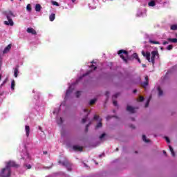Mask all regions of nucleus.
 <instances>
[{"label": "nucleus", "instance_id": "obj_40", "mask_svg": "<svg viewBox=\"0 0 177 177\" xmlns=\"http://www.w3.org/2000/svg\"><path fill=\"white\" fill-rule=\"evenodd\" d=\"M94 120H97L98 121H100V119L99 116H97V115L94 116Z\"/></svg>", "mask_w": 177, "mask_h": 177}, {"label": "nucleus", "instance_id": "obj_21", "mask_svg": "<svg viewBox=\"0 0 177 177\" xmlns=\"http://www.w3.org/2000/svg\"><path fill=\"white\" fill-rule=\"evenodd\" d=\"M91 70H96V66L93 64V62H91L88 65Z\"/></svg>", "mask_w": 177, "mask_h": 177}, {"label": "nucleus", "instance_id": "obj_39", "mask_svg": "<svg viewBox=\"0 0 177 177\" xmlns=\"http://www.w3.org/2000/svg\"><path fill=\"white\" fill-rule=\"evenodd\" d=\"M143 100H145V98L143 97L140 96L139 97V102H143Z\"/></svg>", "mask_w": 177, "mask_h": 177}, {"label": "nucleus", "instance_id": "obj_3", "mask_svg": "<svg viewBox=\"0 0 177 177\" xmlns=\"http://www.w3.org/2000/svg\"><path fill=\"white\" fill-rule=\"evenodd\" d=\"M142 55L144 56V57H146L147 60H148L149 63L154 64L156 57H158V51L157 50H153L151 53V54L149 52L145 53V51H142Z\"/></svg>", "mask_w": 177, "mask_h": 177}, {"label": "nucleus", "instance_id": "obj_44", "mask_svg": "<svg viewBox=\"0 0 177 177\" xmlns=\"http://www.w3.org/2000/svg\"><path fill=\"white\" fill-rule=\"evenodd\" d=\"M36 95H37V98H35V99H36V100H38V99H39V93H36Z\"/></svg>", "mask_w": 177, "mask_h": 177}, {"label": "nucleus", "instance_id": "obj_53", "mask_svg": "<svg viewBox=\"0 0 177 177\" xmlns=\"http://www.w3.org/2000/svg\"><path fill=\"white\" fill-rule=\"evenodd\" d=\"M44 154H48V152L44 151Z\"/></svg>", "mask_w": 177, "mask_h": 177}, {"label": "nucleus", "instance_id": "obj_14", "mask_svg": "<svg viewBox=\"0 0 177 177\" xmlns=\"http://www.w3.org/2000/svg\"><path fill=\"white\" fill-rule=\"evenodd\" d=\"M73 149L75 151H82V147L78 145L73 146Z\"/></svg>", "mask_w": 177, "mask_h": 177}, {"label": "nucleus", "instance_id": "obj_23", "mask_svg": "<svg viewBox=\"0 0 177 177\" xmlns=\"http://www.w3.org/2000/svg\"><path fill=\"white\" fill-rule=\"evenodd\" d=\"M55 19H56V15H55L54 13L51 14L49 16V20L50 21H53L55 20Z\"/></svg>", "mask_w": 177, "mask_h": 177}, {"label": "nucleus", "instance_id": "obj_1", "mask_svg": "<svg viewBox=\"0 0 177 177\" xmlns=\"http://www.w3.org/2000/svg\"><path fill=\"white\" fill-rule=\"evenodd\" d=\"M12 167H17L18 165L15 162V161H9L6 162V167L2 169L0 171V176L1 177H9L10 176L11 171L10 168Z\"/></svg>", "mask_w": 177, "mask_h": 177}, {"label": "nucleus", "instance_id": "obj_50", "mask_svg": "<svg viewBox=\"0 0 177 177\" xmlns=\"http://www.w3.org/2000/svg\"><path fill=\"white\" fill-rule=\"evenodd\" d=\"M39 131H42V127H41L40 126L39 127Z\"/></svg>", "mask_w": 177, "mask_h": 177}, {"label": "nucleus", "instance_id": "obj_9", "mask_svg": "<svg viewBox=\"0 0 177 177\" xmlns=\"http://www.w3.org/2000/svg\"><path fill=\"white\" fill-rule=\"evenodd\" d=\"M30 126L26 125L25 126V133H26V138H28L30 136Z\"/></svg>", "mask_w": 177, "mask_h": 177}, {"label": "nucleus", "instance_id": "obj_6", "mask_svg": "<svg viewBox=\"0 0 177 177\" xmlns=\"http://www.w3.org/2000/svg\"><path fill=\"white\" fill-rule=\"evenodd\" d=\"M118 55H119V56H120L121 59H122V60H124V62H125V63H127V62H128V52L125 50H120L118 52Z\"/></svg>", "mask_w": 177, "mask_h": 177}, {"label": "nucleus", "instance_id": "obj_55", "mask_svg": "<svg viewBox=\"0 0 177 177\" xmlns=\"http://www.w3.org/2000/svg\"><path fill=\"white\" fill-rule=\"evenodd\" d=\"M142 66H143V67H146V65H145V64H143Z\"/></svg>", "mask_w": 177, "mask_h": 177}, {"label": "nucleus", "instance_id": "obj_37", "mask_svg": "<svg viewBox=\"0 0 177 177\" xmlns=\"http://www.w3.org/2000/svg\"><path fill=\"white\" fill-rule=\"evenodd\" d=\"M96 102V99H93L90 101V104H94Z\"/></svg>", "mask_w": 177, "mask_h": 177}, {"label": "nucleus", "instance_id": "obj_4", "mask_svg": "<svg viewBox=\"0 0 177 177\" xmlns=\"http://www.w3.org/2000/svg\"><path fill=\"white\" fill-rule=\"evenodd\" d=\"M22 147L24 148V155L22 156L23 160H25L26 162L24 163V167L27 169H31V165L28 164L27 162H29L31 161V156H30V154L28 152H27V147L25 145H22Z\"/></svg>", "mask_w": 177, "mask_h": 177}, {"label": "nucleus", "instance_id": "obj_45", "mask_svg": "<svg viewBox=\"0 0 177 177\" xmlns=\"http://www.w3.org/2000/svg\"><path fill=\"white\" fill-rule=\"evenodd\" d=\"M63 106H66V102H62V103L60 104L59 107H63Z\"/></svg>", "mask_w": 177, "mask_h": 177}, {"label": "nucleus", "instance_id": "obj_31", "mask_svg": "<svg viewBox=\"0 0 177 177\" xmlns=\"http://www.w3.org/2000/svg\"><path fill=\"white\" fill-rule=\"evenodd\" d=\"M158 95L162 96V91L161 90V88L160 87L158 88Z\"/></svg>", "mask_w": 177, "mask_h": 177}, {"label": "nucleus", "instance_id": "obj_10", "mask_svg": "<svg viewBox=\"0 0 177 177\" xmlns=\"http://www.w3.org/2000/svg\"><path fill=\"white\" fill-rule=\"evenodd\" d=\"M26 31L28 32V34H32V35H37V31H35V30H34L32 28H28Z\"/></svg>", "mask_w": 177, "mask_h": 177}, {"label": "nucleus", "instance_id": "obj_29", "mask_svg": "<svg viewBox=\"0 0 177 177\" xmlns=\"http://www.w3.org/2000/svg\"><path fill=\"white\" fill-rule=\"evenodd\" d=\"M150 100H151V96H150L148 98V100H147V102L145 104V107H149V104H150Z\"/></svg>", "mask_w": 177, "mask_h": 177}, {"label": "nucleus", "instance_id": "obj_49", "mask_svg": "<svg viewBox=\"0 0 177 177\" xmlns=\"http://www.w3.org/2000/svg\"><path fill=\"white\" fill-rule=\"evenodd\" d=\"M89 127V124H87L86 126V131L88 130V127Z\"/></svg>", "mask_w": 177, "mask_h": 177}, {"label": "nucleus", "instance_id": "obj_22", "mask_svg": "<svg viewBox=\"0 0 177 177\" xmlns=\"http://www.w3.org/2000/svg\"><path fill=\"white\" fill-rule=\"evenodd\" d=\"M167 41L169 42H171V44H177V39L176 38H168Z\"/></svg>", "mask_w": 177, "mask_h": 177}, {"label": "nucleus", "instance_id": "obj_34", "mask_svg": "<svg viewBox=\"0 0 177 177\" xmlns=\"http://www.w3.org/2000/svg\"><path fill=\"white\" fill-rule=\"evenodd\" d=\"M173 48H174V46H172V45H169V46L167 47V50H172Z\"/></svg>", "mask_w": 177, "mask_h": 177}, {"label": "nucleus", "instance_id": "obj_2", "mask_svg": "<svg viewBox=\"0 0 177 177\" xmlns=\"http://www.w3.org/2000/svg\"><path fill=\"white\" fill-rule=\"evenodd\" d=\"M91 73H92V71H89L86 74H84L82 76H81L80 77H79V79L77 80H76V82L75 83H73L72 84H71L68 86V88L66 90V93L65 95V100H67V99H68L70 97V96H71V94L73 93V92H74V89H75V86H76L77 82H80V81H81V80H82V78H84V77H86V75H89V74H91Z\"/></svg>", "mask_w": 177, "mask_h": 177}, {"label": "nucleus", "instance_id": "obj_38", "mask_svg": "<svg viewBox=\"0 0 177 177\" xmlns=\"http://www.w3.org/2000/svg\"><path fill=\"white\" fill-rule=\"evenodd\" d=\"M8 82V78H6L5 80L3 82V83L1 85V88L3 86V85H5V83Z\"/></svg>", "mask_w": 177, "mask_h": 177}, {"label": "nucleus", "instance_id": "obj_7", "mask_svg": "<svg viewBox=\"0 0 177 177\" xmlns=\"http://www.w3.org/2000/svg\"><path fill=\"white\" fill-rule=\"evenodd\" d=\"M146 12V8H139L137 11V16L138 17H145Z\"/></svg>", "mask_w": 177, "mask_h": 177}, {"label": "nucleus", "instance_id": "obj_17", "mask_svg": "<svg viewBox=\"0 0 177 177\" xmlns=\"http://www.w3.org/2000/svg\"><path fill=\"white\" fill-rule=\"evenodd\" d=\"M18 75H19V68L18 67H15L14 68V77L15 78H17Z\"/></svg>", "mask_w": 177, "mask_h": 177}, {"label": "nucleus", "instance_id": "obj_41", "mask_svg": "<svg viewBox=\"0 0 177 177\" xmlns=\"http://www.w3.org/2000/svg\"><path fill=\"white\" fill-rule=\"evenodd\" d=\"M104 136H106V134L103 133L100 136V139L102 140V139H103V138H104Z\"/></svg>", "mask_w": 177, "mask_h": 177}, {"label": "nucleus", "instance_id": "obj_25", "mask_svg": "<svg viewBox=\"0 0 177 177\" xmlns=\"http://www.w3.org/2000/svg\"><path fill=\"white\" fill-rule=\"evenodd\" d=\"M16 86V82L15 80H12L11 82V91H15V86Z\"/></svg>", "mask_w": 177, "mask_h": 177}, {"label": "nucleus", "instance_id": "obj_46", "mask_svg": "<svg viewBox=\"0 0 177 177\" xmlns=\"http://www.w3.org/2000/svg\"><path fill=\"white\" fill-rule=\"evenodd\" d=\"M113 105L114 106H118L117 101H113Z\"/></svg>", "mask_w": 177, "mask_h": 177}, {"label": "nucleus", "instance_id": "obj_58", "mask_svg": "<svg viewBox=\"0 0 177 177\" xmlns=\"http://www.w3.org/2000/svg\"><path fill=\"white\" fill-rule=\"evenodd\" d=\"M102 156H103V155H100V157H102Z\"/></svg>", "mask_w": 177, "mask_h": 177}, {"label": "nucleus", "instance_id": "obj_12", "mask_svg": "<svg viewBox=\"0 0 177 177\" xmlns=\"http://www.w3.org/2000/svg\"><path fill=\"white\" fill-rule=\"evenodd\" d=\"M142 86H143V88H146V86H147L149 85V77L146 76L145 77V82H143L141 84Z\"/></svg>", "mask_w": 177, "mask_h": 177}, {"label": "nucleus", "instance_id": "obj_27", "mask_svg": "<svg viewBox=\"0 0 177 177\" xmlns=\"http://www.w3.org/2000/svg\"><path fill=\"white\" fill-rule=\"evenodd\" d=\"M133 57H134V59H136L138 63H140V59H139V57H138V54L136 53L133 54Z\"/></svg>", "mask_w": 177, "mask_h": 177}, {"label": "nucleus", "instance_id": "obj_35", "mask_svg": "<svg viewBox=\"0 0 177 177\" xmlns=\"http://www.w3.org/2000/svg\"><path fill=\"white\" fill-rule=\"evenodd\" d=\"M51 3L55 6H59V4L57 3V1H51Z\"/></svg>", "mask_w": 177, "mask_h": 177}, {"label": "nucleus", "instance_id": "obj_28", "mask_svg": "<svg viewBox=\"0 0 177 177\" xmlns=\"http://www.w3.org/2000/svg\"><path fill=\"white\" fill-rule=\"evenodd\" d=\"M149 42H150V44H153L155 45H160V42L159 41H156L152 40V39H149Z\"/></svg>", "mask_w": 177, "mask_h": 177}, {"label": "nucleus", "instance_id": "obj_57", "mask_svg": "<svg viewBox=\"0 0 177 177\" xmlns=\"http://www.w3.org/2000/svg\"><path fill=\"white\" fill-rule=\"evenodd\" d=\"M160 49L162 50V49H164V48L162 47H161Z\"/></svg>", "mask_w": 177, "mask_h": 177}, {"label": "nucleus", "instance_id": "obj_24", "mask_svg": "<svg viewBox=\"0 0 177 177\" xmlns=\"http://www.w3.org/2000/svg\"><path fill=\"white\" fill-rule=\"evenodd\" d=\"M59 164H61L62 165H63V167H68V161H67V160H65L64 162L59 161Z\"/></svg>", "mask_w": 177, "mask_h": 177}, {"label": "nucleus", "instance_id": "obj_42", "mask_svg": "<svg viewBox=\"0 0 177 177\" xmlns=\"http://www.w3.org/2000/svg\"><path fill=\"white\" fill-rule=\"evenodd\" d=\"M165 139L167 143H169V138L168 137H165Z\"/></svg>", "mask_w": 177, "mask_h": 177}, {"label": "nucleus", "instance_id": "obj_33", "mask_svg": "<svg viewBox=\"0 0 177 177\" xmlns=\"http://www.w3.org/2000/svg\"><path fill=\"white\" fill-rule=\"evenodd\" d=\"M102 122H98L95 127L96 129H97L98 128H102Z\"/></svg>", "mask_w": 177, "mask_h": 177}, {"label": "nucleus", "instance_id": "obj_60", "mask_svg": "<svg viewBox=\"0 0 177 177\" xmlns=\"http://www.w3.org/2000/svg\"><path fill=\"white\" fill-rule=\"evenodd\" d=\"M11 2H13V0H11Z\"/></svg>", "mask_w": 177, "mask_h": 177}, {"label": "nucleus", "instance_id": "obj_30", "mask_svg": "<svg viewBox=\"0 0 177 177\" xmlns=\"http://www.w3.org/2000/svg\"><path fill=\"white\" fill-rule=\"evenodd\" d=\"M142 140H143L144 142H145V143H149V142H150V140H147V139L146 138V136H145V135L142 136Z\"/></svg>", "mask_w": 177, "mask_h": 177}, {"label": "nucleus", "instance_id": "obj_32", "mask_svg": "<svg viewBox=\"0 0 177 177\" xmlns=\"http://www.w3.org/2000/svg\"><path fill=\"white\" fill-rule=\"evenodd\" d=\"M26 10L28 12H31V5L30 4H28L27 6H26Z\"/></svg>", "mask_w": 177, "mask_h": 177}, {"label": "nucleus", "instance_id": "obj_48", "mask_svg": "<svg viewBox=\"0 0 177 177\" xmlns=\"http://www.w3.org/2000/svg\"><path fill=\"white\" fill-rule=\"evenodd\" d=\"M105 95L106 96H109V95H110V93L109 91H106Z\"/></svg>", "mask_w": 177, "mask_h": 177}, {"label": "nucleus", "instance_id": "obj_19", "mask_svg": "<svg viewBox=\"0 0 177 177\" xmlns=\"http://www.w3.org/2000/svg\"><path fill=\"white\" fill-rule=\"evenodd\" d=\"M170 30H172V31H176L177 30V24H173L170 25Z\"/></svg>", "mask_w": 177, "mask_h": 177}, {"label": "nucleus", "instance_id": "obj_11", "mask_svg": "<svg viewBox=\"0 0 177 177\" xmlns=\"http://www.w3.org/2000/svg\"><path fill=\"white\" fill-rule=\"evenodd\" d=\"M8 21H4V24L6 26H13V20H12V18H7Z\"/></svg>", "mask_w": 177, "mask_h": 177}, {"label": "nucleus", "instance_id": "obj_51", "mask_svg": "<svg viewBox=\"0 0 177 177\" xmlns=\"http://www.w3.org/2000/svg\"><path fill=\"white\" fill-rule=\"evenodd\" d=\"M117 96H118V94H115L113 95V97H117Z\"/></svg>", "mask_w": 177, "mask_h": 177}, {"label": "nucleus", "instance_id": "obj_43", "mask_svg": "<svg viewBox=\"0 0 177 177\" xmlns=\"http://www.w3.org/2000/svg\"><path fill=\"white\" fill-rule=\"evenodd\" d=\"M90 9H96V6H93V7L91 6V4L88 5Z\"/></svg>", "mask_w": 177, "mask_h": 177}, {"label": "nucleus", "instance_id": "obj_18", "mask_svg": "<svg viewBox=\"0 0 177 177\" xmlns=\"http://www.w3.org/2000/svg\"><path fill=\"white\" fill-rule=\"evenodd\" d=\"M84 113H86V117L85 118H83L82 120V124H85L86 122V118H88V114L89 113L88 112V109H84Z\"/></svg>", "mask_w": 177, "mask_h": 177}, {"label": "nucleus", "instance_id": "obj_36", "mask_svg": "<svg viewBox=\"0 0 177 177\" xmlns=\"http://www.w3.org/2000/svg\"><path fill=\"white\" fill-rule=\"evenodd\" d=\"M81 93H82L81 91H77V92L75 93V96H76V97H78L79 96H81Z\"/></svg>", "mask_w": 177, "mask_h": 177}, {"label": "nucleus", "instance_id": "obj_13", "mask_svg": "<svg viewBox=\"0 0 177 177\" xmlns=\"http://www.w3.org/2000/svg\"><path fill=\"white\" fill-rule=\"evenodd\" d=\"M6 15L7 19H12V17H13V16H15V15L13 14V12L12 11H7L6 12Z\"/></svg>", "mask_w": 177, "mask_h": 177}, {"label": "nucleus", "instance_id": "obj_56", "mask_svg": "<svg viewBox=\"0 0 177 177\" xmlns=\"http://www.w3.org/2000/svg\"><path fill=\"white\" fill-rule=\"evenodd\" d=\"M32 92H33V93H35V90H33Z\"/></svg>", "mask_w": 177, "mask_h": 177}, {"label": "nucleus", "instance_id": "obj_8", "mask_svg": "<svg viewBox=\"0 0 177 177\" xmlns=\"http://www.w3.org/2000/svg\"><path fill=\"white\" fill-rule=\"evenodd\" d=\"M161 2H162V0H151L148 3V6H149V8H154L157 3H161Z\"/></svg>", "mask_w": 177, "mask_h": 177}, {"label": "nucleus", "instance_id": "obj_16", "mask_svg": "<svg viewBox=\"0 0 177 177\" xmlns=\"http://www.w3.org/2000/svg\"><path fill=\"white\" fill-rule=\"evenodd\" d=\"M127 111H129V113H135V108L131 106H127Z\"/></svg>", "mask_w": 177, "mask_h": 177}, {"label": "nucleus", "instance_id": "obj_26", "mask_svg": "<svg viewBox=\"0 0 177 177\" xmlns=\"http://www.w3.org/2000/svg\"><path fill=\"white\" fill-rule=\"evenodd\" d=\"M169 151L171 153V156L173 157H175V152L174 151V149L172 148V147H171V145H169Z\"/></svg>", "mask_w": 177, "mask_h": 177}, {"label": "nucleus", "instance_id": "obj_5", "mask_svg": "<svg viewBox=\"0 0 177 177\" xmlns=\"http://www.w3.org/2000/svg\"><path fill=\"white\" fill-rule=\"evenodd\" d=\"M59 111H60V107L55 108L53 111V115H55L58 125H62L63 124V118H62V117H59Z\"/></svg>", "mask_w": 177, "mask_h": 177}, {"label": "nucleus", "instance_id": "obj_54", "mask_svg": "<svg viewBox=\"0 0 177 177\" xmlns=\"http://www.w3.org/2000/svg\"><path fill=\"white\" fill-rule=\"evenodd\" d=\"M133 93H136V90H134V91H133Z\"/></svg>", "mask_w": 177, "mask_h": 177}, {"label": "nucleus", "instance_id": "obj_20", "mask_svg": "<svg viewBox=\"0 0 177 177\" xmlns=\"http://www.w3.org/2000/svg\"><path fill=\"white\" fill-rule=\"evenodd\" d=\"M41 9H42V7L41 6V4H36L35 7V10L37 12H41Z\"/></svg>", "mask_w": 177, "mask_h": 177}, {"label": "nucleus", "instance_id": "obj_59", "mask_svg": "<svg viewBox=\"0 0 177 177\" xmlns=\"http://www.w3.org/2000/svg\"><path fill=\"white\" fill-rule=\"evenodd\" d=\"M176 37H177V33L176 34Z\"/></svg>", "mask_w": 177, "mask_h": 177}, {"label": "nucleus", "instance_id": "obj_52", "mask_svg": "<svg viewBox=\"0 0 177 177\" xmlns=\"http://www.w3.org/2000/svg\"><path fill=\"white\" fill-rule=\"evenodd\" d=\"M163 154H167V152L165 151H163Z\"/></svg>", "mask_w": 177, "mask_h": 177}, {"label": "nucleus", "instance_id": "obj_15", "mask_svg": "<svg viewBox=\"0 0 177 177\" xmlns=\"http://www.w3.org/2000/svg\"><path fill=\"white\" fill-rule=\"evenodd\" d=\"M75 2V0H66V3L70 6V8H73V4Z\"/></svg>", "mask_w": 177, "mask_h": 177}, {"label": "nucleus", "instance_id": "obj_47", "mask_svg": "<svg viewBox=\"0 0 177 177\" xmlns=\"http://www.w3.org/2000/svg\"><path fill=\"white\" fill-rule=\"evenodd\" d=\"M169 42L168 41H164L163 45H168Z\"/></svg>", "mask_w": 177, "mask_h": 177}]
</instances>
